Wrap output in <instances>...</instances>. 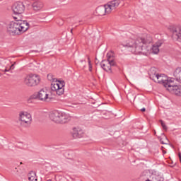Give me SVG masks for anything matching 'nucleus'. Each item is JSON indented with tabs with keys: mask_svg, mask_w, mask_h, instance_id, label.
Here are the masks:
<instances>
[{
	"mask_svg": "<svg viewBox=\"0 0 181 181\" xmlns=\"http://www.w3.org/2000/svg\"><path fill=\"white\" fill-rule=\"evenodd\" d=\"M170 30L173 34V38L175 40L181 42V28L179 27H170Z\"/></svg>",
	"mask_w": 181,
	"mask_h": 181,
	"instance_id": "obj_12",
	"label": "nucleus"
},
{
	"mask_svg": "<svg viewBox=\"0 0 181 181\" xmlns=\"http://www.w3.org/2000/svg\"><path fill=\"white\" fill-rule=\"evenodd\" d=\"M103 64H106L105 67H107L108 66V64L103 62Z\"/></svg>",
	"mask_w": 181,
	"mask_h": 181,
	"instance_id": "obj_31",
	"label": "nucleus"
},
{
	"mask_svg": "<svg viewBox=\"0 0 181 181\" xmlns=\"http://www.w3.org/2000/svg\"><path fill=\"white\" fill-rule=\"evenodd\" d=\"M34 11H40L43 8V2L40 0H36L32 4Z\"/></svg>",
	"mask_w": 181,
	"mask_h": 181,
	"instance_id": "obj_17",
	"label": "nucleus"
},
{
	"mask_svg": "<svg viewBox=\"0 0 181 181\" xmlns=\"http://www.w3.org/2000/svg\"><path fill=\"white\" fill-rule=\"evenodd\" d=\"M163 153H166V152L165 151H163Z\"/></svg>",
	"mask_w": 181,
	"mask_h": 181,
	"instance_id": "obj_33",
	"label": "nucleus"
},
{
	"mask_svg": "<svg viewBox=\"0 0 181 181\" xmlns=\"http://www.w3.org/2000/svg\"><path fill=\"white\" fill-rule=\"evenodd\" d=\"M119 4H121V1L119 0H113L108 2L106 4L107 11H109L110 13H111V12H115V11H117V8L119 6Z\"/></svg>",
	"mask_w": 181,
	"mask_h": 181,
	"instance_id": "obj_11",
	"label": "nucleus"
},
{
	"mask_svg": "<svg viewBox=\"0 0 181 181\" xmlns=\"http://www.w3.org/2000/svg\"><path fill=\"white\" fill-rule=\"evenodd\" d=\"M107 60L101 62L100 66L105 71H111V67H115V66H117V62H115V60L114 59V56L111 55L110 53H107Z\"/></svg>",
	"mask_w": 181,
	"mask_h": 181,
	"instance_id": "obj_5",
	"label": "nucleus"
},
{
	"mask_svg": "<svg viewBox=\"0 0 181 181\" xmlns=\"http://www.w3.org/2000/svg\"><path fill=\"white\" fill-rule=\"evenodd\" d=\"M40 83V76L36 74H30L24 78V84L27 87H35Z\"/></svg>",
	"mask_w": 181,
	"mask_h": 181,
	"instance_id": "obj_4",
	"label": "nucleus"
},
{
	"mask_svg": "<svg viewBox=\"0 0 181 181\" xmlns=\"http://www.w3.org/2000/svg\"><path fill=\"white\" fill-rule=\"evenodd\" d=\"M12 11L16 15H21L25 12V4L23 2L17 1L12 6Z\"/></svg>",
	"mask_w": 181,
	"mask_h": 181,
	"instance_id": "obj_10",
	"label": "nucleus"
},
{
	"mask_svg": "<svg viewBox=\"0 0 181 181\" xmlns=\"http://www.w3.org/2000/svg\"><path fill=\"white\" fill-rule=\"evenodd\" d=\"M16 22H11L7 30L10 35L15 36L16 35H22L29 29V23L26 21L18 20L17 17H14Z\"/></svg>",
	"mask_w": 181,
	"mask_h": 181,
	"instance_id": "obj_2",
	"label": "nucleus"
},
{
	"mask_svg": "<svg viewBox=\"0 0 181 181\" xmlns=\"http://www.w3.org/2000/svg\"><path fill=\"white\" fill-rule=\"evenodd\" d=\"M28 180L30 181H37V177L36 173L31 171L28 174Z\"/></svg>",
	"mask_w": 181,
	"mask_h": 181,
	"instance_id": "obj_21",
	"label": "nucleus"
},
{
	"mask_svg": "<svg viewBox=\"0 0 181 181\" xmlns=\"http://www.w3.org/2000/svg\"><path fill=\"white\" fill-rule=\"evenodd\" d=\"M47 77V80H49V81H52V83H57V79L54 78L53 74H49Z\"/></svg>",
	"mask_w": 181,
	"mask_h": 181,
	"instance_id": "obj_22",
	"label": "nucleus"
},
{
	"mask_svg": "<svg viewBox=\"0 0 181 181\" xmlns=\"http://www.w3.org/2000/svg\"><path fill=\"white\" fill-rule=\"evenodd\" d=\"M49 118L56 124H66L70 121V116L65 112L54 110L49 114Z\"/></svg>",
	"mask_w": 181,
	"mask_h": 181,
	"instance_id": "obj_3",
	"label": "nucleus"
},
{
	"mask_svg": "<svg viewBox=\"0 0 181 181\" xmlns=\"http://www.w3.org/2000/svg\"><path fill=\"white\" fill-rule=\"evenodd\" d=\"M64 81H58L54 83H52L51 89L52 91H56L58 95H63L64 94Z\"/></svg>",
	"mask_w": 181,
	"mask_h": 181,
	"instance_id": "obj_7",
	"label": "nucleus"
},
{
	"mask_svg": "<svg viewBox=\"0 0 181 181\" xmlns=\"http://www.w3.org/2000/svg\"><path fill=\"white\" fill-rule=\"evenodd\" d=\"M140 177H141V180L143 181H151V173L146 171H144L141 173Z\"/></svg>",
	"mask_w": 181,
	"mask_h": 181,
	"instance_id": "obj_19",
	"label": "nucleus"
},
{
	"mask_svg": "<svg viewBox=\"0 0 181 181\" xmlns=\"http://www.w3.org/2000/svg\"><path fill=\"white\" fill-rule=\"evenodd\" d=\"M96 13L98 16H104L105 13L109 14L110 11H108V7H107V4L105 6H100L96 8Z\"/></svg>",
	"mask_w": 181,
	"mask_h": 181,
	"instance_id": "obj_15",
	"label": "nucleus"
},
{
	"mask_svg": "<svg viewBox=\"0 0 181 181\" xmlns=\"http://www.w3.org/2000/svg\"><path fill=\"white\" fill-rule=\"evenodd\" d=\"M156 68L151 67L148 72L149 77L151 80H153V81H156V78H158V76L159 75V73L156 72Z\"/></svg>",
	"mask_w": 181,
	"mask_h": 181,
	"instance_id": "obj_16",
	"label": "nucleus"
},
{
	"mask_svg": "<svg viewBox=\"0 0 181 181\" xmlns=\"http://www.w3.org/2000/svg\"><path fill=\"white\" fill-rule=\"evenodd\" d=\"M71 135L74 139H77V138H83V136H84V131L80 127H74L72 129Z\"/></svg>",
	"mask_w": 181,
	"mask_h": 181,
	"instance_id": "obj_13",
	"label": "nucleus"
},
{
	"mask_svg": "<svg viewBox=\"0 0 181 181\" xmlns=\"http://www.w3.org/2000/svg\"><path fill=\"white\" fill-rule=\"evenodd\" d=\"M88 63L89 66V71H93V65L91 64V60L90 59V57H88Z\"/></svg>",
	"mask_w": 181,
	"mask_h": 181,
	"instance_id": "obj_24",
	"label": "nucleus"
},
{
	"mask_svg": "<svg viewBox=\"0 0 181 181\" xmlns=\"http://www.w3.org/2000/svg\"><path fill=\"white\" fill-rule=\"evenodd\" d=\"M163 45V41L162 40H158L157 42L155 43L154 45H156L157 47H160Z\"/></svg>",
	"mask_w": 181,
	"mask_h": 181,
	"instance_id": "obj_26",
	"label": "nucleus"
},
{
	"mask_svg": "<svg viewBox=\"0 0 181 181\" xmlns=\"http://www.w3.org/2000/svg\"><path fill=\"white\" fill-rule=\"evenodd\" d=\"M173 76L176 81H181V67H178L174 71Z\"/></svg>",
	"mask_w": 181,
	"mask_h": 181,
	"instance_id": "obj_18",
	"label": "nucleus"
},
{
	"mask_svg": "<svg viewBox=\"0 0 181 181\" xmlns=\"http://www.w3.org/2000/svg\"><path fill=\"white\" fill-rule=\"evenodd\" d=\"M160 122L161 124V127H163V129L165 130V131H168V126H166V124H165L164 122H163V120H160Z\"/></svg>",
	"mask_w": 181,
	"mask_h": 181,
	"instance_id": "obj_25",
	"label": "nucleus"
},
{
	"mask_svg": "<svg viewBox=\"0 0 181 181\" xmlns=\"http://www.w3.org/2000/svg\"><path fill=\"white\" fill-rule=\"evenodd\" d=\"M20 165H22V162L20 163Z\"/></svg>",
	"mask_w": 181,
	"mask_h": 181,
	"instance_id": "obj_35",
	"label": "nucleus"
},
{
	"mask_svg": "<svg viewBox=\"0 0 181 181\" xmlns=\"http://www.w3.org/2000/svg\"><path fill=\"white\" fill-rule=\"evenodd\" d=\"M36 98L40 101H47L49 99V93L47 90L45 89H41L37 94Z\"/></svg>",
	"mask_w": 181,
	"mask_h": 181,
	"instance_id": "obj_14",
	"label": "nucleus"
},
{
	"mask_svg": "<svg viewBox=\"0 0 181 181\" xmlns=\"http://www.w3.org/2000/svg\"><path fill=\"white\" fill-rule=\"evenodd\" d=\"M140 111H141V112H145L146 111V109L145 107H143L140 110Z\"/></svg>",
	"mask_w": 181,
	"mask_h": 181,
	"instance_id": "obj_29",
	"label": "nucleus"
},
{
	"mask_svg": "<svg viewBox=\"0 0 181 181\" xmlns=\"http://www.w3.org/2000/svg\"><path fill=\"white\" fill-rule=\"evenodd\" d=\"M175 80L173 78L168 79V76L163 74H160L158 75L156 81H154L155 83H158L159 84H163L164 87H165L167 89L169 88V84H170L173 81Z\"/></svg>",
	"mask_w": 181,
	"mask_h": 181,
	"instance_id": "obj_8",
	"label": "nucleus"
},
{
	"mask_svg": "<svg viewBox=\"0 0 181 181\" xmlns=\"http://www.w3.org/2000/svg\"><path fill=\"white\" fill-rule=\"evenodd\" d=\"M165 140L168 141V139L166 138V136H165Z\"/></svg>",
	"mask_w": 181,
	"mask_h": 181,
	"instance_id": "obj_34",
	"label": "nucleus"
},
{
	"mask_svg": "<svg viewBox=\"0 0 181 181\" xmlns=\"http://www.w3.org/2000/svg\"><path fill=\"white\" fill-rule=\"evenodd\" d=\"M152 37L151 35L144 34L141 37H138L136 40L130 39L122 44L123 47H127L129 52L133 54H139L143 53L145 49V45L152 43Z\"/></svg>",
	"mask_w": 181,
	"mask_h": 181,
	"instance_id": "obj_1",
	"label": "nucleus"
},
{
	"mask_svg": "<svg viewBox=\"0 0 181 181\" xmlns=\"http://www.w3.org/2000/svg\"><path fill=\"white\" fill-rule=\"evenodd\" d=\"M18 121L23 127H29L32 124V115L25 111H21L18 114Z\"/></svg>",
	"mask_w": 181,
	"mask_h": 181,
	"instance_id": "obj_6",
	"label": "nucleus"
},
{
	"mask_svg": "<svg viewBox=\"0 0 181 181\" xmlns=\"http://www.w3.org/2000/svg\"><path fill=\"white\" fill-rule=\"evenodd\" d=\"M71 33H73V29L71 30Z\"/></svg>",
	"mask_w": 181,
	"mask_h": 181,
	"instance_id": "obj_32",
	"label": "nucleus"
},
{
	"mask_svg": "<svg viewBox=\"0 0 181 181\" xmlns=\"http://www.w3.org/2000/svg\"><path fill=\"white\" fill-rule=\"evenodd\" d=\"M11 69H13V64H12V65L10 66V69H5L4 71H5V72L9 71V70H11Z\"/></svg>",
	"mask_w": 181,
	"mask_h": 181,
	"instance_id": "obj_28",
	"label": "nucleus"
},
{
	"mask_svg": "<svg viewBox=\"0 0 181 181\" xmlns=\"http://www.w3.org/2000/svg\"><path fill=\"white\" fill-rule=\"evenodd\" d=\"M167 90H168L171 94H174L177 97H181V86L176 85L175 80H173L171 83H169Z\"/></svg>",
	"mask_w": 181,
	"mask_h": 181,
	"instance_id": "obj_9",
	"label": "nucleus"
},
{
	"mask_svg": "<svg viewBox=\"0 0 181 181\" xmlns=\"http://www.w3.org/2000/svg\"><path fill=\"white\" fill-rule=\"evenodd\" d=\"M160 142L162 144V145H168V143H165L162 139H160Z\"/></svg>",
	"mask_w": 181,
	"mask_h": 181,
	"instance_id": "obj_27",
	"label": "nucleus"
},
{
	"mask_svg": "<svg viewBox=\"0 0 181 181\" xmlns=\"http://www.w3.org/2000/svg\"><path fill=\"white\" fill-rule=\"evenodd\" d=\"M152 52L154 54H158L159 53V47L153 45L152 47Z\"/></svg>",
	"mask_w": 181,
	"mask_h": 181,
	"instance_id": "obj_23",
	"label": "nucleus"
},
{
	"mask_svg": "<svg viewBox=\"0 0 181 181\" xmlns=\"http://www.w3.org/2000/svg\"><path fill=\"white\" fill-rule=\"evenodd\" d=\"M151 181H163L165 179L159 174H152L150 177Z\"/></svg>",
	"mask_w": 181,
	"mask_h": 181,
	"instance_id": "obj_20",
	"label": "nucleus"
},
{
	"mask_svg": "<svg viewBox=\"0 0 181 181\" xmlns=\"http://www.w3.org/2000/svg\"><path fill=\"white\" fill-rule=\"evenodd\" d=\"M80 63H86V60L82 59V60L80 61Z\"/></svg>",
	"mask_w": 181,
	"mask_h": 181,
	"instance_id": "obj_30",
	"label": "nucleus"
}]
</instances>
